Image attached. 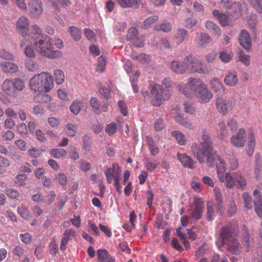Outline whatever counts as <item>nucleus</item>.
<instances>
[{
    "label": "nucleus",
    "instance_id": "c9c22d12",
    "mask_svg": "<svg viewBox=\"0 0 262 262\" xmlns=\"http://www.w3.org/2000/svg\"><path fill=\"white\" fill-rule=\"evenodd\" d=\"M82 102L81 101L76 99L74 100L70 107V111L74 115H78L81 110Z\"/></svg>",
    "mask_w": 262,
    "mask_h": 262
},
{
    "label": "nucleus",
    "instance_id": "a211bd4d",
    "mask_svg": "<svg viewBox=\"0 0 262 262\" xmlns=\"http://www.w3.org/2000/svg\"><path fill=\"white\" fill-rule=\"evenodd\" d=\"M238 40L240 45L246 50H250L251 47V39L249 33L245 30L241 32Z\"/></svg>",
    "mask_w": 262,
    "mask_h": 262
},
{
    "label": "nucleus",
    "instance_id": "7c9ffc66",
    "mask_svg": "<svg viewBox=\"0 0 262 262\" xmlns=\"http://www.w3.org/2000/svg\"><path fill=\"white\" fill-rule=\"evenodd\" d=\"M205 27L207 29L215 35L217 36H220L221 34V30L220 28L213 21L210 20L207 21L205 24Z\"/></svg>",
    "mask_w": 262,
    "mask_h": 262
},
{
    "label": "nucleus",
    "instance_id": "a878e982",
    "mask_svg": "<svg viewBox=\"0 0 262 262\" xmlns=\"http://www.w3.org/2000/svg\"><path fill=\"white\" fill-rule=\"evenodd\" d=\"M171 135L179 145H184L186 144L187 140L183 133L179 130H174L172 132Z\"/></svg>",
    "mask_w": 262,
    "mask_h": 262
},
{
    "label": "nucleus",
    "instance_id": "49530a36",
    "mask_svg": "<svg viewBox=\"0 0 262 262\" xmlns=\"http://www.w3.org/2000/svg\"><path fill=\"white\" fill-rule=\"evenodd\" d=\"M26 69L31 72H35L39 70V66L35 61L31 60H27L25 61Z\"/></svg>",
    "mask_w": 262,
    "mask_h": 262
},
{
    "label": "nucleus",
    "instance_id": "20e7f679",
    "mask_svg": "<svg viewBox=\"0 0 262 262\" xmlns=\"http://www.w3.org/2000/svg\"><path fill=\"white\" fill-rule=\"evenodd\" d=\"M169 80L167 79L163 80V84H164L165 89H163L161 85L155 83H152L150 84L151 102L152 105L159 106L165 100L170 98L171 89L169 88Z\"/></svg>",
    "mask_w": 262,
    "mask_h": 262
},
{
    "label": "nucleus",
    "instance_id": "dca6fc26",
    "mask_svg": "<svg viewBox=\"0 0 262 262\" xmlns=\"http://www.w3.org/2000/svg\"><path fill=\"white\" fill-rule=\"evenodd\" d=\"M76 236V231L74 229L70 228L65 230L63 234V236L61 241L60 248L62 251H64L66 249V245L68 242L73 238Z\"/></svg>",
    "mask_w": 262,
    "mask_h": 262
},
{
    "label": "nucleus",
    "instance_id": "473e14b6",
    "mask_svg": "<svg viewBox=\"0 0 262 262\" xmlns=\"http://www.w3.org/2000/svg\"><path fill=\"white\" fill-rule=\"evenodd\" d=\"M233 53L231 51L226 50L221 51L219 54V58L224 63L229 62L233 58Z\"/></svg>",
    "mask_w": 262,
    "mask_h": 262
},
{
    "label": "nucleus",
    "instance_id": "864d4df0",
    "mask_svg": "<svg viewBox=\"0 0 262 262\" xmlns=\"http://www.w3.org/2000/svg\"><path fill=\"white\" fill-rule=\"evenodd\" d=\"M28 41L27 42V43L25 45L26 47L25 48L24 54L28 58H34L35 57L34 50L31 46L28 44Z\"/></svg>",
    "mask_w": 262,
    "mask_h": 262
},
{
    "label": "nucleus",
    "instance_id": "052dcab7",
    "mask_svg": "<svg viewBox=\"0 0 262 262\" xmlns=\"http://www.w3.org/2000/svg\"><path fill=\"white\" fill-rule=\"evenodd\" d=\"M117 129V124L115 122H112L106 126L105 132L109 136H112L116 133Z\"/></svg>",
    "mask_w": 262,
    "mask_h": 262
},
{
    "label": "nucleus",
    "instance_id": "58836bf2",
    "mask_svg": "<svg viewBox=\"0 0 262 262\" xmlns=\"http://www.w3.org/2000/svg\"><path fill=\"white\" fill-rule=\"evenodd\" d=\"M43 56L50 59H56L62 56V52L59 50H53L51 47Z\"/></svg>",
    "mask_w": 262,
    "mask_h": 262
},
{
    "label": "nucleus",
    "instance_id": "bf43d9fd",
    "mask_svg": "<svg viewBox=\"0 0 262 262\" xmlns=\"http://www.w3.org/2000/svg\"><path fill=\"white\" fill-rule=\"evenodd\" d=\"M248 146H250L251 148L255 147L256 145V138L255 134L252 131H250L248 134Z\"/></svg>",
    "mask_w": 262,
    "mask_h": 262
},
{
    "label": "nucleus",
    "instance_id": "423d86ee",
    "mask_svg": "<svg viewBox=\"0 0 262 262\" xmlns=\"http://www.w3.org/2000/svg\"><path fill=\"white\" fill-rule=\"evenodd\" d=\"M121 173V169L116 163H113L111 167H106L104 170L107 182L111 184L114 180L116 190L119 193L122 192V186L120 184Z\"/></svg>",
    "mask_w": 262,
    "mask_h": 262
},
{
    "label": "nucleus",
    "instance_id": "412c9836",
    "mask_svg": "<svg viewBox=\"0 0 262 262\" xmlns=\"http://www.w3.org/2000/svg\"><path fill=\"white\" fill-rule=\"evenodd\" d=\"M97 262H112L114 259L108 254V251L104 249H99L97 250Z\"/></svg>",
    "mask_w": 262,
    "mask_h": 262
},
{
    "label": "nucleus",
    "instance_id": "5701e85b",
    "mask_svg": "<svg viewBox=\"0 0 262 262\" xmlns=\"http://www.w3.org/2000/svg\"><path fill=\"white\" fill-rule=\"evenodd\" d=\"M0 67L5 73L13 74L17 72L18 70L17 65L13 62L4 61L0 63Z\"/></svg>",
    "mask_w": 262,
    "mask_h": 262
},
{
    "label": "nucleus",
    "instance_id": "0eeeda50",
    "mask_svg": "<svg viewBox=\"0 0 262 262\" xmlns=\"http://www.w3.org/2000/svg\"><path fill=\"white\" fill-rule=\"evenodd\" d=\"M31 39L36 50L42 56H44L52 46V39L47 35H41L40 37L31 35Z\"/></svg>",
    "mask_w": 262,
    "mask_h": 262
},
{
    "label": "nucleus",
    "instance_id": "13d9d810",
    "mask_svg": "<svg viewBox=\"0 0 262 262\" xmlns=\"http://www.w3.org/2000/svg\"><path fill=\"white\" fill-rule=\"evenodd\" d=\"M106 66V61L104 58L101 56L98 58V64L96 70L98 72H103Z\"/></svg>",
    "mask_w": 262,
    "mask_h": 262
},
{
    "label": "nucleus",
    "instance_id": "9b49d317",
    "mask_svg": "<svg viewBox=\"0 0 262 262\" xmlns=\"http://www.w3.org/2000/svg\"><path fill=\"white\" fill-rule=\"evenodd\" d=\"M231 144L236 147L242 148L245 145L246 142V130L241 128L238 132L233 135L230 139Z\"/></svg>",
    "mask_w": 262,
    "mask_h": 262
},
{
    "label": "nucleus",
    "instance_id": "c756f323",
    "mask_svg": "<svg viewBox=\"0 0 262 262\" xmlns=\"http://www.w3.org/2000/svg\"><path fill=\"white\" fill-rule=\"evenodd\" d=\"M146 141L151 155L152 156H156L158 155L159 152V148L155 143L153 139L149 137H146Z\"/></svg>",
    "mask_w": 262,
    "mask_h": 262
},
{
    "label": "nucleus",
    "instance_id": "f704fd0d",
    "mask_svg": "<svg viewBox=\"0 0 262 262\" xmlns=\"http://www.w3.org/2000/svg\"><path fill=\"white\" fill-rule=\"evenodd\" d=\"M50 154L56 159H60L65 157L67 155V152L63 148H53L50 150Z\"/></svg>",
    "mask_w": 262,
    "mask_h": 262
},
{
    "label": "nucleus",
    "instance_id": "aec40b11",
    "mask_svg": "<svg viewBox=\"0 0 262 262\" xmlns=\"http://www.w3.org/2000/svg\"><path fill=\"white\" fill-rule=\"evenodd\" d=\"M213 15L222 26H227L230 25L231 17L228 13H220L218 10H214L213 11Z\"/></svg>",
    "mask_w": 262,
    "mask_h": 262
},
{
    "label": "nucleus",
    "instance_id": "4c0bfd02",
    "mask_svg": "<svg viewBox=\"0 0 262 262\" xmlns=\"http://www.w3.org/2000/svg\"><path fill=\"white\" fill-rule=\"evenodd\" d=\"M17 213L25 220H28L31 217V214L28 207L23 204H21L20 206L18 207Z\"/></svg>",
    "mask_w": 262,
    "mask_h": 262
},
{
    "label": "nucleus",
    "instance_id": "f8f14e48",
    "mask_svg": "<svg viewBox=\"0 0 262 262\" xmlns=\"http://www.w3.org/2000/svg\"><path fill=\"white\" fill-rule=\"evenodd\" d=\"M42 92H49L54 88L53 79L50 73L41 72L39 73Z\"/></svg>",
    "mask_w": 262,
    "mask_h": 262
},
{
    "label": "nucleus",
    "instance_id": "6ab92c4d",
    "mask_svg": "<svg viewBox=\"0 0 262 262\" xmlns=\"http://www.w3.org/2000/svg\"><path fill=\"white\" fill-rule=\"evenodd\" d=\"M39 73L34 75L29 81V87L31 91L34 92H42L41 81L40 79Z\"/></svg>",
    "mask_w": 262,
    "mask_h": 262
},
{
    "label": "nucleus",
    "instance_id": "6e6552de",
    "mask_svg": "<svg viewBox=\"0 0 262 262\" xmlns=\"http://www.w3.org/2000/svg\"><path fill=\"white\" fill-rule=\"evenodd\" d=\"M235 102L226 97H219L215 99V107L217 112L222 116H226L234 108Z\"/></svg>",
    "mask_w": 262,
    "mask_h": 262
},
{
    "label": "nucleus",
    "instance_id": "6e6d98bb",
    "mask_svg": "<svg viewBox=\"0 0 262 262\" xmlns=\"http://www.w3.org/2000/svg\"><path fill=\"white\" fill-rule=\"evenodd\" d=\"M55 179L61 185L64 186L67 183V177L63 173H59L54 176Z\"/></svg>",
    "mask_w": 262,
    "mask_h": 262
},
{
    "label": "nucleus",
    "instance_id": "c03bdc74",
    "mask_svg": "<svg viewBox=\"0 0 262 262\" xmlns=\"http://www.w3.org/2000/svg\"><path fill=\"white\" fill-rule=\"evenodd\" d=\"M69 30L72 37L74 40L78 41L81 38V32L78 28L75 26H71L69 28Z\"/></svg>",
    "mask_w": 262,
    "mask_h": 262
},
{
    "label": "nucleus",
    "instance_id": "7ed1b4c3",
    "mask_svg": "<svg viewBox=\"0 0 262 262\" xmlns=\"http://www.w3.org/2000/svg\"><path fill=\"white\" fill-rule=\"evenodd\" d=\"M216 163L217 177L221 182L226 183L228 188H232L236 186L239 188L243 189L246 185L245 179L238 173H234L233 174L226 173L224 176L226 167L225 162L221 157H216Z\"/></svg>",
    "mask_w": 262,
    "mask_h": 262
},
{
    "label": "nucleus",
    "instance_id": "4468645a",
    "mask_svg": "<svg viewBox=\"0 0 262 262\" xmlns=\"http://www.w3.org/2000/svg\"><path fill=\"white\" fill-rule=\"evenodd\" d=\"M29 20L25 16L20 17L16 24V30L22 36L25 37L29 31Z\"/></svg>",
    "mask_w": 262,
    "mask_h": 262
},
{
    "label": "nucleus",
    "instance_id": "39448f33",
    "mask_svg": "<svg viewBox=\"0 0 262 262\" xmlns=\"http://www.w3.org/2000/svg\"><path fill=\"white\" fill-rule=\"evenodd\" d=\"M220 238L222 245L227 247L231 253L237 254L241 251L242 248L235 238V233L231 231L230 228H222Z\"/></svg>",
    "mask_w": 262,
    "mask_h": 262
},
{
    "label": "nucleus",
    "instance_id": "1a4fd4ad",
    "mask_svg": "<svg viewBox=\"0 0 262 262\" xmlns=\"http://www.w3.org/2000/svg\"><path fill=\"white\" fill-rule=\"evenodd\" d=\"M204 209V203L203 200L198 197H194L193 204L188 210L190 217L197 221L201 218Z\"/></svg>",
    "mask_w": 262,
    "mask_h": 262
},
{
    "label": "nucleus",
    "instance_id": "72a5a7b5",
    "mask_svg": "<svg viewBox=\"0 0 262 262\" xmlns=\"http://www.w3.org/2000/svg\"><path fill=\"white\" fill-rule=\"evenodd\" d=\"M119 5L124 8H132L136 6L140 3V0H116Z\"/></svg>",
    "mask_w": 262,
    "mask_h": 262
},
{
    "label": "nucleus",
    "instance_id": "3c124183",
    "mask_svg": "<svg viewBox=\"0 0 262 262\" xmlns=\"http://www.w3.org/2000/svg\"><path fill=\"white\" fill-rule=\"evenodd\" d=\"M138 31L136 28L131 27L129 29L127 34V39L133 42L138 37Z\"/></svg>",
    "mask_w": 262,
    "mask_h": 262
},
{
    "label": "nucleus",
    "instance_id": "4d7b16f0",
    "mask_svg": "<svg viewBox=\"0 0 262 262\" xmlns=\"http://www.w3.org/2000/svg\"><path fill=\"white\" fill-rule=\"evenodd\" d=\"M181 228H179L177 229V232L178 236L181 238L183 241V243L186 249H189L190 248L189 243L186 239V235L184 233H183L181 232Z\"/></svg>",
    "mask_w": 262,
    "mask_h": 262
},
{
    "label": "nucleus",
    "instance_id": "338daca9",
    "mask_svg": "<svg viewBox=\"0 0 262 262\" xmlns=\"http://www.w3.org/2000/svg\"><path fill=\"white\" fill-rule=\"evenodd\" d=\"M219 129L221 132V136L224 138L228 135V129L226 123L225 121H222L219 124Z\"/></svg>",
    "mask_w": 262,
    "mask_h": 262
},
{
    "label": "nucleus",
    "instance_id": "2f4dec72",
    "mask_svg": "<svg viewBox=\"0 0 262 262\" xmlns=\"http://www.w3.org/2000/svg\"><path fill=\"white\" fill-rule=\"evenodd\" d=\"M132 59L139 61L142 64H146L149 63L151 60V57L148 55L141 53L138 55H133Z\"/></svg>",
    "mask_w": 262,
    "mask_h": 262
},
{
    "label": "nucleus",
    "instance_id": "8fccbe9b",
    "mask_svg": "<svg viewBox=\"0 0 262 262\" xmlns=\"http://www.w3.org/2000/svg\"><path fill=\"white\" fill-rule=\"evenodd\" d=\"M215 193V199L217 202V207L219 208L220 211L221 212V208L223 206V202L220 190L218 187H215L213 189Z\"/></svg>",
    "mask_w": 262,
    "mask_h": 262
},
{
    "label": "nucleus",
    "instance_id": "603ef678",
    "mask_svg": "<svg viewBox=\"0 0 262 262\" xmlns=\"http://www.w3.org/2000/svg\"><path fill=\"white\" fill-rule=\"evenodd\" d=\"M210 40V36L206 33H201L198 38V43L200 46H203Z\"/></svg>",
    "mask_w": 262,
    "mask_h": 262
},
{
    "label": "nucleus",
    "instance_id": "69168bd1",
    "mask_svg": "<svg viewBox=\"0 0 262 262\" xmlns=\"http://www.w3.org/2000/svg\"><path fill=\"white\" fill-rule=\"evenodd\" d=\"M48 122L52 127L57 128L60 124V120L56 117H52L48 119Z\"/></svg>",
    "mask_w": 262,
    "mask_h": 262
},
{
    "label": "nucleus",
    "instance_id": "2eb2a0df",
    "mask_svg": "<svg viewBox=\"0 0 262 262\" xmlns=\"http://www.w3.org/2000/svg\"><path fill=\"white\" fill-rule=\"evenodd\" d=\"M32 31L30 33H28L25 37L22 39L20 41V46L21 48H23L27 43V41H30L32 43V40L31 39V35L33 36H38L40 37L41 35V30L40 27L37 25H34L31 28Z\"/></svg>",
    "mask_w": 262,
    "mask_h": 262
},
{
    "label": "nucleus",
    "instance_id": "4be33fe9",
    "mask_svg": "<svg viewBox=\"0 0 262 262\" xmlns=\"http://www.w3.org/2000/svg\"><path fill=\"white\" fill-rule=\"evenodd\" d=\"M253 195L255 198L254 205L255 211L258 216L262 217V196L260 192L257 190H255L253 192Z\"/></svg>",
    "mask_w": 262,
    "mask_h": 262
},
{
    "label": "nucleus",
    "instance_id": "37998d69",
    "mask_svg": "<svg viewBox=\"0 0 262 262\" xmlns=\"http://www.w3.org/2000/svg\"><path fill=\"white\" fill-rule=\"evenodd\" d=\"M155 29L157 31L168 32L172 30V25L170 23L164 21L160 25H156Z\"/></svg>",
    "mask_w": 262,
    "mask_h": 262
},
{
    "label": "nucleus",
    "instance_id": "a18cd8bd",
    "mask_svg": "<svg viewBox=\"0 0 262 262\" xmlns=\"http://www.w3.org/2000/svg\"><path fill=\"white\" fill-rule=\"evenodd\" d=\"M53 5L54 9L56 10L59 9V5L62 7L69 6L71 3L69 0H49Z\"/></svg>",
    "mask_w": 262,
    "mask_h": 262
},
{
    "label": "nucleus",
    "instance_id": "de8ad7c7",
    "mask_svg": "<svg viewBox=\"0 0 262 262\" xmlns=\"http://www.w3.org/2000/svg\"><path fill=\"white\" fill-rule=\"evenodd\" d=\"M87 231L93 235H99V231L97 226L95 223L90 220L88 221V229Z\"/></svg>",
    "mask_w": 262,
    "mask_h": 262
},
{
    "label": "nucleus",
    "instance_id": "b1692460",
    "mask_svg": "<svg viewBox=\"0 0 262 262\" xmlns=\"http://www.w3.org/2000/svg\"><path fill=\"white\" fill-rule=\"evenodd\" d=\"M188 32L183 28H179L173 32V40L178 44L182 43L188 36Z\"/></svg>",
    "mask_w": 262,
    "mask_h": 262
},
{
    "label": "nucleus",
    "instance_id": "79ce46f5",
    "mask_svg": "<svg viewBox=\"0 0 262 262\" xmlns=\"http://www.w3.org/2000/svg\"><path fill=\"white\" fill-rule=\"evenodd\" d=\"M90 103L93 110V111L96 114H98L100 113L101 103L96 98H91L90 100Z\"/></svg>",
    "mask_w": 262,
    "mask_h": 262
},
{
    "label": "nucleus",
    "instance_id": "5fc2aeb1",
    "mask_svg": "<svg viewBox=\"0 0 262 262\" xmlns=\"http://www.w3.org/2000/svg\"><path fill=\"white\" fill-rule=\"evenodd\" d=\"M13 80V87L15 89L22 91L25 88V83L19 78H15Z\"/></svg>",
    "mask_w": 262,
    "mask_h": 262
},
{
    "label": "nucleus",
    "instance_id": "774afa93",
    "mask_svg": "<svg viewBox=\"0 0 262 262\" xmlns=\"http://www.w3.org/2000/svg\"><path fill=\"white\" fill-rule=\"evenodd\" d=\"M0 57L2 58H3L6 60H14L13 55L12 54H11L10 53H9V52H8L4 49L0 50Z\"/></svg>",
    "mask_w": 262,
    "mask_h": 262
},
{
    "label": "nucleus",
    "instance_id": "a19ab883",
    "mask_svg": "<svg viewBox=\"0 0 262 262\" xmlns=\"http://www.w3.org/2000/svg\"><path fill=\"white\" fill-rule=\"evenodd\" d=\"M184 111L189 114H194L196 112V107L194 104L189 101H184L183 103Z\"/></svg>",
    "mask_w": 262,
    "mask_h": 262
},
{
    "label": "nucleus",
    "instance_id": "9d476101",
    "mask_svg": "<svg viewBox=\"0 0 262 262\" xmlns=\"http://www.w3.org/2000/svg\"><path fill=\"white\" fill-rule=\"evenodd\" d=\"M185 64L187 69L191 72H198L200 74H208L209 71L208 70L204 69L201 61L194 57L190 56L185 59Z\"/></svg>",
    "mask_w": 262,
    "mask_h": 262
},
{
    "label": "nucleus",
    "instance_id": "f3484780",
    "mask_svg": "<svg viewBox=\"0 0 262 262\" xmlns=\"http://www.w3.org/2000/svg\"><path fill=\"white\" fill-rule=\"evenodd\" d=\"M177 158L183 167L191 169L195 168V162L193 161L190 157L187 156L186 154L178 152L177 154Z\"/></svg>",
    "mask_w": 262,
    "mask_h": 262
},
{
    "label": "nucleus",
    "instance_id": "c85d7f7f",
    "mask_svg": "<svg viewBox=\"0 0 262 262\" xmlns=\"http://www.w3.org/2000/svg\"><path fill=\"white\" fill-rule=\"evenodd\" d=\"M13 86V80L9 79H6L2 84L3 91L8 95H11L14 93Z\"/></svg>",
    "mask_w": 262,
    "mask_h": 262
},
{
    "label": "nucleus",
    "instance_id": "cd10ccee",
    "mask_svg": "<svg viewBox=\"0 0 262 262\" xmlns=\"http://www.w3.org/2000/svg\"><path fill=\"white\" fill-rule=\"evenodd\" d=\"M171 70L177 73H183L186 72L187 66L184 63L178 61H173L171 63Z\"/></svg>",
    "mask_w": 262,
    "mask_h": 262
},
{
    "label": "nucleus",
    "instance_id": "ddd939ff",
    "mask_svg": "<svg viewBox=\"0 0 262 262\" xmlns=\"http://www.w3.org/2000/svg\"><path fill=\"white\" fill-rule=\"evenodd\" d=\"M28 6L32 17L38 18L42 13L43 8L41 0H29Z\"/></svg>",
    "mask_w": 262,
    "mask_h": 262
},
{
    "label": "nucleus",
    "instance_id": "bb28decb",
    "mask_svg": "<svg viewBox=\"0 0 262 262\" xmlns=\"http://www.w3.org/2000/svg\"><path fill=\"white\" fill-rule=\"evenodd\" d=\"M78 129V125L76 123H68L64 128L65 132L67 136L69 137H74L76 136Z\"/></svg>",
    "mask_w": 262,
    "mask_h": 262
},
{
    "label": "nucleus",
    "instance_id": "ea45409f",
    "mask_svg": "<svg viewBox=\"0 0 262 262\" xmlns=\"http://www.w3.org/2000/svg\"><path fill=\"white\" fill-rule=\"evenodd\" d=\"M53 73L56 83L57 84H62L64 82L65 79L63 72L61 70L55 69L54 70Z\"/></svg>",
    "mask_w": 262,
    "mask_h": 262
},
{
    "label": "nucleus",
    "instance_id": "0e129e2a",
    "mask_svg": "<svg viewBox=\"0 0 262 262\" xmlns=\"http://www.w3.org/2000/svg\"><path fill=\"white\" fill-rule=\"evenodd\" d=\"M245 203V206L247 209H251L252 208V200L248 193H244L243 195Z\"/></svg>",
    "mask_w": 262,
    "mask_h": 262
},
{
    "label": "nucleus",
    "instance_id": "f257e3e1",
    "mask_svg": "<svg viewBox=\"0 0 262 262\" xmlns=\"http://www.w3.org/2000/svg\"><path fill=\"white\" fill-rule=\"evenodd\" d=\"M177 87L180 92L188 97H192L196 94L201 103H208L213 98V94L207 85L198 78H189L185 85L179 84Z\"/></svg>",
    "mask_w": 262,
    "mask_h": 262
},
{
    "label": "nucleus",
    "instance_id": "e433bc0d",
    "mask_svg": "<svg viewBox=\"0 0 262 262\" xmlns=\"http://www.w3.org/2000/svg\"><path fill=\"white\" fill-rule=\"evenodd\" d=\"M211 88L215 92H221L224 91V85L222 82L217 78H214L210 82Z\"/></svg>",
    "mask_w": 262,
    "mask_h": 262
},
{
    "label": "nucleus",
    "instance_id": "f03ea898",
    "mask_svg": "<svg viewBox=\"0 0 262 262\" xmlns=\"http://www.w3.org/2000/svg\"><path fill=\"white\" fill-rule=\"evenodd\" d=\"M202 139L200 146H198L196 144H192L191 147V152L200 163L207 162L209 167H212L214 157L212 154L211 139L206 132L203 133Z\"/></svg>",
    "mask_w": 262,
    "mask_h": 262
},
{
    "label": "nucleus",
    "instance_id": "680f3d73",
    "mask_svg": "<svg viewBox=\"0 0 262 262\" xmlns=\"http://www.w3.org/2000/svg\"><path fill=\"white\" fill-rule=\"evenodd\" d=\"M239 60L242 62L245 66H249L250 64V56L248 55L245 54L243 51L239 52Z\"/></svg>",
    "mask_w": 262,
    "mask_h": 262
},
{
    "label": "nucleus",
    "instance_id": "393cba45",
    "mask_svg": "<svg viewBox=\"0 0 262 262\" xmlns=\"http://www.w3.org/2000/svg\"><path fill=\"white\" fill-rule=\"evenodd\" d=\"M224 81L227 85L234 86L237 84L238 78L235 73L231 72L225 76Z\"/></svg>",
    "mask_w": 262,
    "mask_h": 262
},
{
    "label": "nucleus",
    "instance_id": "09e8293b",
    "mask_svg": "<svg viewBox=\"0 0 262 262\" xmlns=\"http://www.w3.org/2000/svg\"><path fill=\"white\" fill-rule=\"evenodd\" d=\"M213 203L212 202H208L207 204V219L209 221H212L214 219V209Z\"/></svg>",
    "mask_w": 262,
    "mask_h": 262
},
{
    "label": "nucleus",
    "instance_id": "e2e57ef3",
    "mask_svg": "<svg viewBox=\"0 0 262 262\" xmlns=\"http://www.w3.org/2000/svg\"><path fill=\"white\" fill-rule=\"evenodd\" d=\"M6 193L7 196L11 199H17L19 196L18 191L13 189H7Z\"/></svg>",
    "mask_w": 262,
    "mask_h": 262
}]
</instances>
